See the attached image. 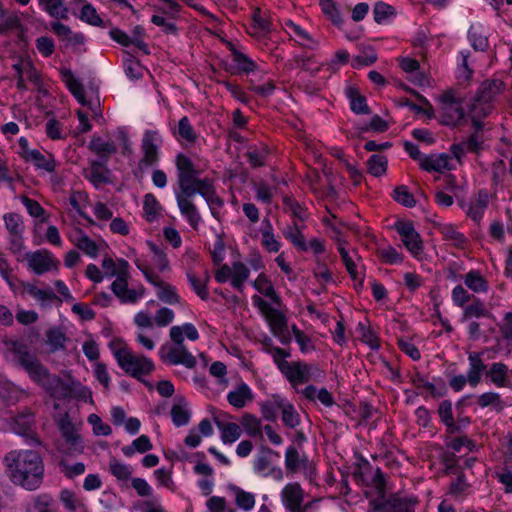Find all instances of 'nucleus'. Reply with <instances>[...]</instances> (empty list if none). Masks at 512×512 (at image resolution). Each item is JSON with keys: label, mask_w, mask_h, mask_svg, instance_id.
Segmentation results:
<instances>
[{"label": "nucleus", "mask_w": 512, "mask_h": 512, "mask_svg": "<svg viewBox=\"0 0 512 512\" xmlns=\"http://www.w3.org/2000/svg\"><path fill=\"white\" fill-rule=\"evenodd\" d=\"M177 189L175 198L182 216L189 225L197 230L201 223L200 213L192 199L201 195L210 208L214 218L219 219L224 200L217 194L216 181L212 177H200L201 170L197 169L190 157L184 153L175 156Z\"/></svg>", "instance_id": "obj_1"}, {"label": "nucleus", "mask_w": 512, "mask_h": 512, "mask_svg": "<svg viewBox=\"0 0 512 512\" xmlns=\"http://www.w3.org/2000/svg\"><path fill=\"white\" fill-rule=\"evenodd\" d=\"M5 346L11 363L25 371L31 381L43 387L53 397L62 398L69 394L68 386L60 377L49 372L25 342L11 339L5 341Z\"/></svg>", "instance_id": "obj_2"}, {"label": "nucleus", "mask_w": 512, "mask_h": 512, "mask_svg": "<svg viewBox=\"0 0 512 512\" xmlns=\"http://www.w3.org/2000/svg\"><path fill=\"white\" fill-rule=\"evenodd\" d=\"M11 481L26 490L40 487L43 481L44 466L42 458L34 450H12L4 457Z\"/></svg>", "instance_id": "obj_3"}, {"label": "nucleus", "mask_w": 512, "mask_h": 512, "mask_svg": "<svg viewBox=\"0 0 512 512\" xmlns=\"http://www.w3.org/2000/svg\"><path fill=\"white\" fill-rule=\"evenodd\" d=\"M110 348L119 367L130 376L141 379L154 370V363L151 359L135 354L121 341H112Z\"/></svg>", "instance_id": "obj_4"}, {"label": "nucleus", "mask_w": 512, "mask_h": 512, "mask_svg": "<svg viewBox=\"0 0 512 512\" xmlns=\"http://www.w3.org/2000/svg\"><path fill=\"white\" fill-rule=\"evenodd\" d=\"M252 303L265 318L272 335L276 337L281 344L289 345L291 343V336L288 330L286 315L277 308L272 307L270 303L259 295L252 296Z\"/></svg>", "instance_id": "obj_5"}, {"label": "nucleus", "mask_w": 512, "mask_h": 512, "mask_svg": "<svg viewBox=\"0 0 512 512\" xmlns=\"http://www.w3.org/2000/svg\"><path fill=\"white\" fill-rule=\"evenodd\" d=\"M133 262L142 272L145 280L157 289L156 295L160 301L169 305H175L181 302V297L177 293L176 287L162 280L159 274L155 273L148 265V261L145 258L136 257Z\"/></svg>", "instance_id": "obj_6"}, {"label": "nucleus", "mask_w": 512, "mask_h": 512, "mask_svg": "<svg viewBox=\"0 0 512 512\" xmlns=\"http://www.w3.org/2000/svg\"><path fill=\"white\" fill-rule=\"evenodd\" d=\"M18 155L27 163H32L36 170H42L47 173H53L56 170L57 162L53 154H43L38 149H30L29 141L26 137H20L18 140Z\"/></svg>", "instance_id": "obj_7"}, {"label": "nucleus", "mask_w": 512, "mask_h": 512, "mask_svg": "<svg viewBox=\"0 0 512 512\" xmlns=\"http://www.w3.org/2000/svg\"><path fill=\"white\" fill-rule=\"evenodd\" d=\"M162 144L163 139L159 131L146 130L144 132L140 145L142 157L138 163L140 169L143 170L158 164Z\"/></svg>", "instance_id": "obj_8"}, {"label": "nucleus", "mask_w": 512, "mask_h": 512, "mask_svg": "<svg viewBox=\"0 0 512 512\" xmlns=\"http://www.w3.org/2000/svg\"><path fill=\"white\" fill-rule=\"evenodd\" d=\"M159 357L166 365H183L188 369H193L197 360L191 352L188 351L184 343H165L159 348Z\"/></svg>", "instance_id": "obj_9"}, {"label": "nucleus", "mask_w": 512, "mask_h": 512, "mask_svg": "<svg viewBox=\"0 0 512 512\" xmlns=\"http://www.w3.org/2000/svg\"><path fill=\"white\" fill-rule=\"evenodd\" d=\"M24 259L28 270L39 276L49 272H57L60 267V261L47 249L27 252Z\"/></svg>", "instance_id": "obj_10"}, {"label": "nucleus", "mask_w": 512, "mask_h": 512, "mask_svg": "<svg viewBox=\"0 0 512 512\" xmlns=\"http://www.w3.org/2000/svg\"><path fill=\"white\" fill-rule=\"evenodd\" d=\"M226 47L230 51L232 60V65L226 68L227 72L232 75H249L259 71L258 63L245 53L242 46L228 41Z\"/></svg>", "instance_id": "obj_11"}, {"label": "nucleus", "mask_w": 512, "mask_h": 512, "mask_svg": "<svg viewBox=\"0 0 512 512\" xmlns=\"http://www.w3.org/2000/svg\"><path fill=\"white\" fill-rule=\"evenodd\" d=\"M250 270L246 264L241 261L234 262L232 266L221 265L215 272V280L218 283H225L230 279L231 286L243 292L244 283L249 278Z\"/></svg>", "instance_id": "obj_12"}, {"label": "nucleus", "mask_w": 512, "mask_h": 512, "mask_svg": "<svg viewBox=\"0 0 512 512\" xmlns=\"http://www.w3.org/2000/svg\"><path fill=\"white\" fill-rule=\"evenodd\" d=\"M281 502L289 512H306L310 505L306 503L308 493L298 482L287 483L280 493Z\"/></svg>", "instance_id": "obj_13"}, {"label": "nucleus", "mask_w": 512, "mask_h": 512, "mask_svg": "<svg viewBox=\"0 0 512 512\" xmlns=\"http://www.w3.org/2000/svg\"><path fill=\"white\" fill-rule=\"evenodd\" d=\"M395 230L400 235L405 248L414 258L420 260L424 246L420 234L414 228V224L410 221H397Z\"/></svg>", "instance_id": "obj_14"}, {"label": "nucleus", "mask_w": 512, "mask_h": 512, "mask_svg": "<svg viewBox=\"0 0 512 512\" xmlns=\"http://www.w3.org/2000/svg\"><path fill=\"white\" fill-rule=\"evenodd\" d=\"M273 25L268 14L260 8L253 9L251 23L247 27V33L259 43L267 44Z\"/></svg>", "instance_id": "obj_15"}, {"label": "nucleus", "mask_w": 512, "mask_h": 512, "mask_svg": "<svg viewBox=\"0 0 512 512\" xmlns=\"http://www.w3.org/2000/svg\"><path fill=\"white\" fill-rule=\"evenodd\" d=\"M484 149V137L482 129L475 128V131L471 133L468 137L460 141L459 143H454L451 146L452 155L461 160V158L467 153H479Z\"/></svg>", "instance_id": "obj_16"}, {"label": "nucleus", "mask_w": 512, "mask_h": 512, "mask_svg": "<svg viewBox=\"0 0 512 512\" xmlns=\"http://www.w3.org/2000/svg\"><path fill=\"white\" fill-rule=\"evenodd\" d=\"M418 499L415 496L401 497L397 494L390 495L385 501L375 503L376 512H415Z\"/></svg>", "instance_id": "obj_17"}, {"label": "nucleus", "mask_w": 512, "mask_h": 512, "mask_svg": "<svg viewBox=\"0 0 512 512\" xmlns=\"http://www.w3.org/2000/svg\"><path fill=\"white\" fill-rule=\"evenodd\" d=\"M491 193L485 189H479L470 199L466 206V215L479 224L484 217L485 211L489 206Z\"/></svg>", "instance_id": "obj_18"}, {"label": "nucleus", "mask_w": 512, "mask_h": 512, "mask_svg": "<svg viewBox=\"0 0 512 512\" xmlns=\"http://www.w3.org/2000/svg\"><path fill=\"white\" fill-rule=\"evenodd\" d=\"M128 280L129 278L115 279L111 284V290L121 303L135 304L143 298L145 287L139 285L137 288L129 289Z\"/></svg>", "instance_id": "obj_19"}, {"label": "nucleus", "mask_w": 512, "mask_h": 512, "mask_svg": "<svg viewBox=\"0 0 512 512\" xmlns=\"http://www.w3.org/2000/svg\"><path fill=\"white\" fill-rule=\"evenodd\" d=\"M280 458V454L277 451L269 447H264L261 449L260 453L256 456L254 460V470L256 473L261 474L263 476H269L277 472L278 478H282V470L278 468L277 470L273 468V462Z\"/></svg>", "instance_id": "obj_20"}, {"label": "nucleus", "mask_w": 512, "mask_h": 512, "mask_svg": "<svg viewBox=\"0 0 512 512\" xmlns=\"http://www.w3.org/2000/svg\"><path fill=\"white\" fill-rule=\"evenodd\" d=\"M337 250L351 279L353 281H358L362 285L364 281V275L361 271L358 270L357 261H359L361 258L358 255L357 250H347L344 246V242L338 243Z\"/></svg>", "instance_id": "obj_21"}, {"label": "nucleus", "mask_w": 512, "mask_h": 512, "mask_svg": "<svg viewBox=\"0 0 512 512\" xmlns=\"http://www.w3.org/2000/svg\"><path fill=\"white\" fill-rule=\"evenodd\" d=\"M283 28L299 45L310 50L317 48L318 42L314 40L306 30H304L300 25L294 23L292 20L285 19L283 21Z\"/></svg>", "instance_id": "obj_22"}, {"label": "nucleus", "mask_w": 512, "mask_h": 512, "mask_svg": "<svg viewBox=\"0 0 512 512\" xmlns=\"http://www.w3.org/2000/svg\"><path fill=\"white\" fill-rule=\"evenodd\" d=\"M482 355L481 352H470L468 354L467 380L471 387H476L481 382L483 374H486L488 370L483 362Z\"/></svg>", "instance_id": "obj_23"}, {"label": "nucleus", "mask_w": 512, "mask_h": 512, "mask_svg": "<svg viewBox=\"0 0 512 512\" xmlns=\"http://www.w3.org/2000/svg\"><path fill=\"white\" fill-rule=\"evenodd\" d=\"M310 369V365L298 361L290 363L281 373L293 387H296L310 380Z\"/></svg>", "instance_id": "obj_24"}, {"label": "nucleus", "mask_w": 512, "mask_h": 512, "mask_svg": "<svg viewBox=\"0 0 512 512\" xmlns=\"http://www.w3.org/2000/svg\"><path fill=\"white\" fill-rule=\"evenodd\" d=\"M228 403L236 409L244 408L254 399L252 389L245 382H240L233 390L229 391L227 396Z\"/></svg>", "instance_id": "obj_25"}, {"label": "nucleus", "mask_w": 512, "mask_h": 512, "mask_svg": "<svg viewBox=\"0 0 512 512\" xmlns=\"http://www.w3.org/2000/svg\"><path fill=\"white\" fill-rule=\"evenodd\" d=\"M271 154L267 144L258 142L248 146L245 157L252 168L264 167Z\"/></svg>", "instance_id": "obj_26"}, {"label": "nucleus", "mask_w": 512, "mask_h": 512, "mask_svg": "<svg viewBox=\"0 0 512 512\" xmlns=\"http://www.w3.org/2000/svg\"><path fill=\"white\" fill-rule=\"evenodd\" d=\"M174 138L181 144L191 145L198 139V134L190 122L188 116H183L177 126L171 129Z\"/></svg>", "instance_id": "obj_27"}, {"label": "nucleus", "mask_w": 512, "mask_h": 512, "mask_svg": "<svg viewBox=\"0 0 512 512\" xmlns=\"http://www.w3.org/2000/svg\"><path fill=\"white\" fill-rule=\"evenodd\" d=\"M78 236L71 238V242L85 255L90 258H97L101 247L103 246V241H95L91 239L87 234H85L81 229L77 231Z\"/></svg>", "instance_id": "obj_28"}, {"label": "nucleus", "mask_w": 512, "mask_h": 512, "mask_svg": "<svg viewBox=\"0 0 512 512\" xmlns=\"http://www.w3.org/2000/svg\"><path fill=\"white\" fill-rule=\"evenodd\" d=\"M508 366L502 362L492 363L486 371V377L498 388H511Z\"/></svg>", "instance_id": "obj_29"}, {"label": "nucleus", "mask_w": 512, "mask_h": 512, "mask_svg": "<svg viewBox=\"0 0 512 512\" xmlns=\"http://www.w3.org/2000/svg\"><path fill=\"white\" fill-rule=\"evenodd\" d=\"M102 268L108 277H116V279L130 278V265L123 258L114 260L111 257H105L102 261Z\"/></svg>", "instance_id": "obj_30"}, {"label": "nucleus", "mask_w": 512, "mask_h": 512, "mask_svg": "<svg viewBox=\"0 0 512 512\" xmlns=\"http://www.w3.org/2000/svg\"><path fill=\"white\" fill-rule=\"evenodd\" d=\"M60 75L62 81L65 83L67 89L77 99L81 105H86L85 90L80 82L74 75V73L68 68H61Z\"/></svg>", "instance_id": "obj_31"}, {"label": "nucleus", "mask_w": 512, "mask_h": 512, "mask_svg": "<svg viewBox=\"0 0 512 512\" xmlns=\"http://www.w3.org/2000/svg\"><path fill=\"white\" fill-rule=\"evenodd\" d=\"M34 424V413L29 408H25L13 418L12 429L19 435L28 436L33 431Z\"/></svg>", "instance_id": "obj_32"}, {"label": "nucleus", "mask_w": 512, "mask_h": 512, "mask_svg": "<svg viewBox=\"0 0 512 512\" xmlns=\"http://www.w3.org/2000/svg\"><path fill=\"white\" fill-rule=\"evenodd\" d=\"M146 244L152 253V266L149 263L148 265L153 269V271L157 274L170 271V262L165 249L152 241H147Z\"/></svg>", "instance_id": "obj_33"}, {"label": "nucleus", "mask_w": 512, "mask_h": 512, "mask_svg": "<svg viewBox=\"0 0 512 512\" xmlns=\"http://www.w3.org/2000/svg\"><path fill=\"white\" fill-rule=\"evenodd\" d=\"M437 230L442 235L443 240L450 242L456 248H464L468 242L467 237L454 224H439Z\"/></svg>", "instance_id": "obj_34"}, {"label": "nucleus", "mask_w": 512, "mask_h": 512, "mask_svg": "<svg viewBox=\"0 0 512 512\" xmlns=\"http://www.w3.org/2000/svg\"><path fill=\"white\" fill-rule=\"evenodd\" d=\"M19 285L42 307H46L57 299L56 294L51 288L40 289L36 285L29 282H20Z\"/></svg>", "instance_id": "obj_35"}, {"label": "nucleus", "mask_w": 512, "mask_h": 512, "mask_svg": "<svg viewBox=\"0 0 512 512\" xmlns=\"http://www.w3.org/2000/svg\"><path fill=\"white\" fill-rule=\"evenodd\" d=\"M104 165V162L93 161L90 167L83 172L85 179L93 184L95 188H99L109 181L107 177L108 170L104 168Z\"/></svg>", "instance_id": "obj_36"}, {"label": "nucleus", "mask_w": 512, "mask_h": 512, "mask_svg": "<svg viewBox=\"0 0 512 512\" xmlns=\"http://www.w3.org/2000/svg\"><path fill=\"white\" fill-rule=\"evenodd\" d=\"M469 113L472 118L474 128L482 129L481 119L489 115L494 106L490 102L482 101L474 97L469 106Z\"/></svg>", "instance_id": "obj_37"}, {"label": "nucleus", "mask_w": 512, "mask_h": 512, "mask_svg": "<svg viewBox=\"0 0 512 512\" xmlns=\"http://www.w3.org/2000/svg\"><path fill=\"white\" fill-rule=\"evenodd\" d=\"M89 149L99 156L104 163H106L110 156L117 152V147L113 141H106L100 136H93L90 143Z\"/></svg>", "instance_id": "obj_38"}, {"label": "nucleus", "mask_w": 512, "mask_h": 512, "mask_svg": "<svg viewBox=\"0 0 512 512\" xmlns=\"http://www.w3.org/2000/svg\"><path fill=\"white\" fill-rule=\"evenodd\" d=\"M504 88V83L499 79L484 81L478 89L475 97L485 102L493 104L497 95H499Z\"/></svg>", "instance_id": "obj_39"}, {"label": "nucleus", "mask_w": 512, "mask_h": 512, "mask_svg": "<svg viewBox=\"0 0 512 512\" xmlns=\"http://www.w3.org/2000/svg\"><path fill=\"white\" fill-rule=\"evenodd\" d=\"M39 7L50 17L58 20H67L69 10L65 0H37Z\"/></svg>", "instance_id": "obj_40"}, {"label": "nucleus", "mask_w": 512, "mask_h": 512, "mask_svg": "<svg viewBox=\"0 0 512 512\" xmlns=\"http://www.w3.org/2000/svg\"><path fill=\"white\" fill-rule=\"evenodd\" d=\"M170 339L174 343H184V336L190 341H196L199 338V332L194 324L184 323L180 326L170 328Z\"/></svg>", "instance_id": "obj_41"}, {"label": "nucleus", "mask_w": 512, "mask_h": 512, "mask_svg": "<svg viewBox=\"0 0 512 512\" xmlns=\"http://www.w3.org/2000/svg\"><path fill=\"white\" fill-rule=\"evenodd\" d=\"M252 286L265 297L277 305L281 304V298L274 289V286L268 276L260 273L257 278L252 282Z\"/></svg>", "instance_id": "obj_42"}, {"label": "nucleus", "mask_w": 512, "mask_h": 512, "mask_svg": "<svg viewBox=\"0 0 512 512\" xmlns=\"http://www.w3.org/2000/svg\"><path fill=\"white\" fill-rule=\"evenodd\" d=\"M464 118V111L460 104L441 106L440 121L443 125L454 127Z\"/></svg>", "instance_id": "obj_43"}, {"label": "nucleus", "mask_w": 512, "mask_h": 512, "mask_svg": "<svg viewBox=\"0 0 512 512\" xmlns=\"http://www.w3.org/2000/svg\"><path fill=\"white\" fill-rule=\"evenodd\" d=\"M440 421L445 425L446 432L450 435L458 433V426L455 424L452 402L443 400L438 406Z\"/></svg>", "instance_id": "obj_44"}, {"label": "nucleus", "mask_w": 512, "mask_h": 512, "mask_svg": "<svg viewBox=\"0 0 512 512\" xmlns=\"http://www.w3.org/2000/svg\"><path fill=\"white\" fill-rule=\"evenodd\" d=\"M302 395L309 401L318 400L325 407H332L335 400L332 394L326 389H317L314 385H308L302 390Z\"/></svg>", "instance_id": "obj_45"}, {"label": "nucleus", "mask_w": 512, "mask_h": 512, "mask_svg": "<svg viewBox=\"0 0 512 512\" xmlns=\"http://www.w3.org/2000/svg\"><path fill=\"white\" fill-rule=\"evenodd\" d=\"M46 344L49 347V352L54 353L64 350L68 338L66 334L59 327L49 328L46 333Z\"/></svg>", "instance_id": "obj_46"}, {"label": "nucleus", "mask_w": 512, "mask_h": 512, "mask_svg": "<svg viewBox=\"0 0 512 512\" xmlns=\"http://www.w3.org/2000/svg\"><path fill=\"white\" fill-rule=\"evenodd\" d=\"M285 398L279 394H273L268 400L261 403L260 409L263 418L267 421H274L277 412L281 410L284 405Z\"/></svg>", "instance_id": "obj_47"}, {"label": "nucleus", "mask_w": 512, "mask_h": 512, "mask_svg": "<svg viewBox=\"0 0 512 512\" xmlns=\"http://www.w3.org/2000/svg\"><path fill=\"white\" fill-rule=\"evenodd\" d=\"M491 318V312L485 307V304L479 298H474L471 304L463 308L462 321L473 318Z\"/></svg>", "instance_id": "obj_48"}, {"label": "nucleus", "mask_w": 512, "mask_h": 512, "mask_svg": "<svg viewBox=\"0 0 512 512\" xmlns=\"http://www.w3.org/2000/svg\"><path fill=\"white\" fill-rule=\"evenodd\" d=\"M216 425L221 433V440L224 444H232L242 435L241 426L237 423L216 421Z\"/></svg>", "instance_id": "obj_49"}, {"label": "nucleus", "mask_w": 512, "mask_h": 512, "mask_svg": "<svg viewBox=\"0 0 512 512\" xmlns=\"http://www.w3.org/2000/svg\"><path fill=\"white\" fill-rule=\"evenodd\" d=\"M284 237L292 243V245L301 252L308 251L306 239L299 229L298 225L294 222L292 225H287L283 229Z\"/></svg>", "instance_id": "obj_50"}, {"label": "nucleus", "mask_w": 512, "mask_h": 512, "mask_svg": "<svg viewBox=\"0 0 512 512\" xmlns=\"http://www.w3.org/2000/svg\"><path fill=\"white\" fill-rule=\"evenodd\" d=\"M465 285L475 293H486L489 289L488 281L478 270H470L464 277Z\"/></svg>", "instance_id": "obj_51"}, {"label": "nucleus", "mask_w": 512, "mask_h": 512, "mask_svg": "<svg viewBox=\"0 0 512 512\" xmlns=\"http://www.w3.org/2000/svg\"><path fill=\"white\" fill-rule=\"evenodd\" d=\"M419 165L427 172H443L448 166V157L444 154L423 156Z\"/></svg>", "instance_id": "obj_52"}, {"label": "nucleus", "mask_w": 512, "mask_h": 512, "mask_svg": "<svg viewBox=\"0 0 512 512\" xmlns=\"http://www.w3.org/2000/svg\"><path fill=\"white\" fill-rule=\"evenodd\" d=\"M346 95L350 102L351 110L356 114H369L370 109L367 105L366 97L361 95L354 87H349Z\"/></svg>", "instance_id": "obj_53"}, {"label": "nucleus", "mask_w": 512, "mask_h": 512, "mask_svg": "<svg viewBox=\"0 0 512 512\" xmlns=\"http://www.w3.org/2000/svg\"><path fill=\"white\" fill-rule=\"evenodd\" d=\"M300 67L302 71L308 72L311 75H316L322 68V63L318 62L314 56L298 55L293 58L289 63L290 68H293V63Z\"/></svg>", "instance_id": "obj_54"}, {"label": "nucleus", "mask_w": 512, "mask_h": 512, "mask_svg": "<svg viewBox=\"0 0 512 512\" xmlns=\"http://www.w3.org/2000/svg\"><path fill=\"white\" fill-rule=\"evenodd\" d=\"M109 472L120 482H127L131 479L133 468L131 465L123 463L112 457L109 461Z\"/></svg>", "instance_id": "obj_55"}, {"label": "nucleus", "mask_w": 512, "mask_h": 512, "mask_svg": "<svg viewBox=\"0 0 512 512\" xmlns=\"http://www.w3.org/2000/svg\"><path fill=\"white\" fill-rule=\"evenodd\" d=\"M477 404L481 408L490 407L496 412H501L506 407L501 395L492 391L479 395L477 398Z\"/></svg>", "instance_id": "obj_56"}, {"label": "nucleus", "mask_w": 512, "mask_h": 512, "mask_svg": "<svg viewBox=\"0 0 512 512\" xmlns=\"http://www.w3.org/2000/svg\"><path fill=\"white\" fill-rule=\"evenodd\" d=\"M152 443L147 435H141L132 441L130 445L122 447V453L126 457H132L136 452L146 453L152 449Z\"/></svg>", "instance_id": "obj_57"}, {"label": "nucleus", "mask_w": 512, "mask_h": 512, "mask_svg": "<svg viewBox=\"0 0 512 512\" xmlns=\"http://www.w3.org/2000/svg\"><path fill=\"white\" fill-rule=\"evenodd\" d=\"M13 69L16 71V74H22L26 80L37 86L41 85V75L31 62L13 64Z\"/></svg>", "instance_id": "obj_58"}, {"label": "nucleus", "mask_w": 512, "mask_h": 512, "mask_svg": "<svg viewBox=\"0 0 512 512\" xmlns=\"http://www.w3.org/2000/svg\"><path fill=\"white\" fill-rule=\"evenodd\" d=\"M470 484L467 482L463 471L457 473V477L453 480L449 487V494L456 499H463L468 495Z\"/></svg>", "instance_id": "obj_59"}, {"label": "nucleus", "mask_w": 512, "mask_h": 512, "mask_svg": "<svg viewBox=\"0 0 512 512\" xmlns=\"http://www.w3.org/2000/svg\"><path fill=\"white\" fill-rule=\"evenodd\" d=\"M241 425L248 436H262V421L257 416L245 413L241 418Z\"/></svg>", "instance_id": "obj_60"}, {"label": "nucleus", "mask_w": 512, "mask_h": 512, "mask_svg": "<svg viewBox=\"0 0 512 512\" xmlns=\"http://www.w3.org/2000/svg\"><path fill=\"white\" fill-rule=\"evenodd\" d=\"M376 256L381 263L387 265L401 264L404 260L403 254L398 252L397 249L392 246L378 248L376 250Z\"/></svg>", "instance_id": "obj_61"}, {"label": "nucleus", "mask_w": 512, "mask_h": 512, "mask_svg": "<svg viewBox=\"0 0 512 512\" xmlns=\"http://www.w3.org/2000/svg\"><path fill=\"white\" fill-rule=\"evenodd\" d=\"M267 228L261 231V245L269 253H277L281 248L280 241L273 233L272 226L266 221Z\"/></svg>", "instance_id": "obj_62"}, {"label": "nucleus", "mask_w": 512, "mask_h": 512, "mask_svg": "<svg viewBox=\"0 0 512 512\" xmlns=\"http://www.w3.org/2000/svg\"><path fill=\"white\" fill-rule=\"evenodd\" d=\"M159 209V202L156 197L151 193L146 194L143 199V213L145 220L149 223L157 220L159 216Z\"/></svg>", "instance_id": "obj_63"}, {"label": "nucleus", "mask_w": 512, "mask_h": 512, "mask_svg": "<svg viewBox=\"0 0 512 512\" xmlns=\"http://www.w3.org/2000/svg\"><path fill=\"white\" fill-rule=\"evenodd\" d=\"M495 477L503 485L504 492L512 494V460L505 461L504 466L495 472Z\"/></svg>", "instance_id": "obj_64"}]
</instances>
